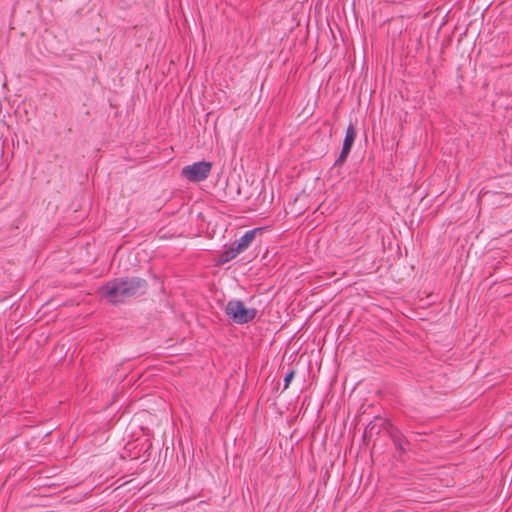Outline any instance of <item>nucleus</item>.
Returning <instances> with one entry per match:
<instances>
[{"label": "nucleus", "instance_id": "nucleus-7", "mask_svg": "<svg viewBox=\"0 0 512 512\" xmlns=\"http://www.w3.org/2000/svg\"><path fill=\"white\" fill-rule=\"evenodd\" d=\"M229 258H225L224 261H222L221 263H225L228 261Z\"/></svg>", "mask_w": 512, "mask_h": 512}, {"label": "nucleus", "instance_id": "nucleus-6", "mask_svg": "<svg viewBox=\"0 0 512 512\" xmlns=\"http://www.w3.org/2000/svg\"><path fill=\"white\" fill-rule=\"evenodd\" d=\"M294 377V371H291L290 373H288L285 377V387L284 389H287L289 384L291 383L292 379Z\"/></svg>", "mask_w": 512, "mask_h": 512}, {"label": "nucleus", "instance_id": "nucleus-3", "mask_svg": "<svg viewBox=\"0 0 512 512\" xmlns=\"http://www.w3.org/2000/svg\"><path fill=\"white\" fill-rule=\"evenodd\" d=\"M212 166V162L205 160L194 162L182 168L181 176L192 183L202 182L210 175Z\"/></svg>", "mask_w": 512, "mask_h": 512}, {"label": "nucleus", "instance_id": "nucleus-4", "mask_svg": "<svg viewBox=\"0 0 512 512\" xmlns=\"http://www.w3.org/2000/svg\"><path fill=\"white\" fill-rule=\"evenodd\" d=\"M263 228H254L246 231L239 239L235 240L222 256H236L245 252L248 247L255 241L258 234H262Z\"/></svg>", "mask_w": 512, "mask_h": 512}, {"label": "nucleus", "instance_id": "nucleus-5", "mask_svg": "<svg viewBox=\"0 0 512 512\" xmlns=\"http://www.w3.org/2000/svg\"><path fill=\"white\" fill-rule=\"evenodd\" d=\"M355 138H356V130H355V127L353 126V124L350 123L346 129V133H345V137H344L340 155L334 163L335 166L342 165L345 162V160L347 159V157L351 151V148L355 141Z\"/></svg>", "mask_w": 512, "mask_h": 512}, {"label": "nucleus", "instance_id": "nucleus-1", "mask_svg": "<svg viewBox=\"0 0 512 512\" xmlns=\"http://www.w3.org/2000/svg\"><path fill=\"white\" fill-rule=\"evenodd\" d=\"M146 282L140 278L115 279L103 286L99 292L108 303L117 304L144 293Z\"/></svg>", "mask_w": 512, "mask_h": 512}, {"label": "nucleus", "instance_id": "nucleus-2", "mask_svg": "<svg viewBox=\"0 0 512 512\" xmlns=\"http://www.w3.org/2000/svg\"><path fill=\"white\" fill-rule=\"evenodd\" d=\"M225 314L229 319L237 324H245L252 321L257 314L255 308L247 307L240 300H230L225 308Z\"/></svg>", "mask_w": 512, "mask_h": 512}]
</instances>
